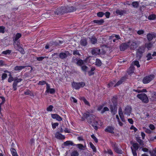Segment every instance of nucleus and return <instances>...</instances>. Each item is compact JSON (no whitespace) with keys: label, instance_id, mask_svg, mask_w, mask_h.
<instances>
[{"label":"nucleus","instance_id":"obj_1","mask_svg":"<svg viewBox=\"0 0 156 156\" xmlns=\"http://www.w3.org/2000/svg\"><path fill=\"white\" fill-rule=\"evenodd\" d=\"M83 115L87 122L92 126L95 130H97L98 129L97 125L98 124V122L96 119V116L93 114H90L89 112L85 113Z\"/></svg>","mask_w":156,"mask_h":156},{"label":"nucleus","instance_id":"obj_2","mask_svg":"<svg viewBox=\"0 0 156 156\" xmlns=\"http://www.w3.org/2000/svg\"><path fill=\"white\" fill-rule=\"evenodd\" d=\"M145 47L144 45H142L139 47L136 50V57L138 60L140 59L143 56V53L145 51Z\"/></svg>","mask_w":156,"mask_h":156},{"label":"nucleus","instance_id":"obj_3","mask_svg":"<svg viewBox=\"0 0 156 156\" xmlns=\"http://www.w3.org/2000/svg\"><path fill=\"white\" fill-rule=\"evenodd\" d=\"M110 143L112 148L116 153L119 154L122 153V150L119 147L118 144L116 142L110 141Z\"/></svg>","mask_w":156,"mask_h":156},{"label":"nucleus","instance_id":"obj_4","mask_svg":"<svg viewBox=\"0 0 156 156\" xmlns=\"http://www.w3.org/2000/svg\"><path fill=\"white\" fill-rule=\"evenodd\" d=\"M50 13L52 16H54L64 14V11L62 8V6L58 8L54 11H52Z\"/></svg>","mask_w":156,"mask_h":156},{"label":"nucleus","instance_id":"obj_5","mask_svg":"<svg viewBox=\"0 0 156 156\" xmlns=\"http://www.w3.org/2000/svg\"><path fill=\"white\" fill-rule=\"evenodd\" d=\"M137 97L142 100V101L145 103H147L149 102V100L147 95L144 93H141L138 94Z\"/></svg>","mask_w":156,"mask_h":156},{"label":"nucleus","instance_id":"obj_6","mask_svg":"<svg viewBox=\"0 0 156 156\" xmlns=\"http://www.w3.org/2000/svg\"><path fill=\"white\" fill-rule=\"evenodd\" d=\"M155 77V76L153 74L149 75L144 77L143 80V82L144 84H147L149 83Z\"/></svg>","mask_w":156,"mask_h":156},{"label":"nucleus","instance_id":"obj_7","mask_svg":"<svg viewBox=\"0 0 156 156\" xmlns=\"http://www.w3.org/2000/svg\"><path fill=\"white\" fill-rule=\"evenodd\" d=\"M64 13H66L68 12H71L75 11L76 8L73 6L69 7L68 6H62Z\"/></svg>","mask_w":156,"mask_h":156},{"label":"nucleus","instance_id":"obj_8","mask_svg":"<svg viewBox=\"0 0 156 156\" xmlns=\"http://www.w3.org/2000/svg\"><path fill=\"white\" fill-rule=\"evenodd\" d=\"M22 80V79L21 78L18 79L17 77L14 78V81L12 84L13 88L14 90L15 91L17 90L16 86L17 83L21 82Z\"/></svg>","mask_w":156,"mask_h":156},{"label":"nucleus","instance_id":"obj_9","mask_svg":"<svg viewBox=\"0 0 156 156\" xmlns=\"http://www.w3.org/2000/svg\"><path fill=\"white\" fill-rule=\"evenodd\" d=\"M130 41H129L127 43H122L120 46V49L121 51H124L129 46Z\"/></svg>","mask_w":156,"mask_h":156},{"label":"nucleus","instance_id":"obj_10","mask_svg":"<svg viewBox=\"0 0 156 156\" xmlns=\"http://www.w3.org/2000/svg\"><path fill=\"white\" fill-rule=\"evenodd\" d=\"M115 130V127L114 126H108L105 129V131L106 132H108L111 134H114L115 133L114 131Z\"/></svg>","mask_w":156,"mask_h":156},{"label":"nucleus","instance_id":"obj_11","mask_svg":"<svg viewBox=\"0 0 156 156\" xmlns=\"http://www.w3.org/2000/svg\"><path fill=\"white\" fill-rule=\"evenodd\" d=\"M63 41L59 40L56 41H51L49 44L51 46L54 45L56 46H61L63 43Z\"/></svg>","mask_w":156,"mask_h":156},{"label":"nucleus","instance_id":"obj_12","mask_svg":"<svg viewBox=\"0 0 156 156\" xmlns=\"http://www.w3.org/2000/svg\"><path fill=\"white\" fill-rule=\"evenodd\" d=\"M117 105H110V109L111 112L113 115H115L117 112Z\"/></svg>","mask_w":156,"mask_h":156},{"label":"nucleus","instance_id":"obj_13","mask_svg":"<svg viewBox=\"0 0 156 156\" xmlns=\"http://www.w3.org/2000/svg\"><path fill=\"white\" fill-rule=\"evenodd\" d=\"M130 45H129L130 49L131 50H135L138 46V44L136 41H130V43L129 44Z\"/></svg>","mask_w":156,"mask_h":156},{"label":"nucleus","instance_id":"obj_14","mask_svg":"<svg viewBox=\"0 0 156 156\" xmlns=\"http://www.w3.org/2000/svg\"><path fill=\"white\" fill-rule=\"evenodd\" d=\"M89 58V57L87 58L84 60H83L82 59L78 58L77 61L76 62V64L78 66H82L86 62V61Z\"/></svg>","mask_w":156,"mask_h":156},{"label":"nucleus","instance_id":"obj_15","mask_svg":"<svg viewBox=\"0 0 156 156\" xmlns=\"http://www.w3.org/2000/svg\"><path fill=\"white\" fill-rule=\"evenodd\" d=\"M70 55V53L68 51H65V52H61L59 54V58L62 59H63L66 58L68 55Z\"/></svg>","mask_w":156,"mask_h":156},{"label":"nucleus","instance_id":"obj_16","mask_svg":"<svg viewBox=\"0 0 156 156\" xmlns=\"http://www.w3.org/2000/svg\"><path fill=\"white\" fill-rule=\"evenodd\" d=\"M51 117L53 119H56L58 121H61L62 120V118L57 114H51Z\"/></svg>","mask_w":156,"mask_h":156},{"label":"nucleus","instance_id":"obj_17","mask_svg":"<svg viewBox=\"0 0 156 156\" xmlns=\"http://www.w3.org/2000/svg\"><path fill=\"white\" fill-rule=\"evenodd\" d=\"M147 38L148 41H151L153 38L156 37V35L154 33H148L147 35Z\"/></svg>","mask_w":156,"mask_h":156},{"label":"nucleus","instance_id":"obj_18","mask_svg":"<svg viewBox=\"0 0 156 156\" xmlns=\"http://www.w3.org/2000/svg\"><path fill=\"white\" fill-rule=\"evenodd\" d=\"M123 9V10H120L119 9H117L116 10V13L118 15H120L121 16H122L124 14L127 13V11L126 9Z\"/></svg>","mask_w":156,"mask_h":156},{"label":"nucleus","instance_id":"obj_19","mask_svg":"<svg viewBox=\"0 0 156 156\" xmlns=\"http://www.w3.org/2000/svg\"><path fill=\"white\" fill-rule=\"evenodd\" d=\"M127 79L126 76H123L115 84V86H118L120 85L124 82Z\"/></svg>","mask_w":156,"mask_h":156},{"label":"nucleus","instance_id":"obj_20","mask_svg":"<svg viewBox=\"0 0 156 156\" xmlns=\"http://www.w3.org/2000/svg\"><path fill=\"white\" fill-rule=\"evenodd\" d=\"M91 53L93 55H97L100 53V49L98 48H94L91 50Z\"/></svg>","mask_w":156,"mask_h":156},{"label":"nucleus","instance_id":"obj_21","mask_svg":"<svg viewBox=\"0 0 156 156\" xmlns=\"http://www.w3.org/2000/svg\"><path fill=\"white\" fill-rule=\"evenodd\" d=\"M132 108L130 106H127L125 107L123 112L125 114L130 115L131 111Z\"/></svg>","mask_w":156,"mask_h":156},{"label":"nucleus","instance_id":"obj_22","mask_svg":"<svg viewBox=\"0 0 156 156\" xmlns=\"http://www.w3.org/2000/svg\"><path fill=\"white\" fill-rule=\"evenodd\" d=\"M92 23L97 24L98 25H101L103 24L105 21L103 19H101L100 20H94L92 21Z\"/></svg>","mask_w":156,"mask_h":156},{"label":"nucleus","instance_id":"obj_23","mask_svg":"<svg viewBox=\"0 0 156 156\" xmlns=\"http://www.w3.org/2000/svg\"><path fill=\"white\" fill-rule=\"evenodd\" d=\"M70 145L74 146L75 144L71 141H67L64 143L62 145V148H64V146H68Z\"/></svg>","mask_w":156,"mask_h":156},{"label":"nucleus","instance_id":"obj_24","mask_svg":"<svg viewBox=\"0 0 156 156\" xmlns=\"http://www.w3.org/2000/svg\"><path fill=\"white\" fill-rule=\"evenodd\" d=\"M55 137L58 139L63 140L65 138V137L64 135H62L59 132H57L55 134Z\"/></svg>","mask_w":156,"mask_h":156},{"label":"nucleus","instance_id":"obj_25","mask_svg":"<svg viewBox=\"0 0 156 156\" xmlns=\"http://www.w3.org/2000/svg\"><path fill=\"white\" fill-rule=\"evenodd\" d=\"M80 44L82 46H86L87 44V39L86 38H82L80 41Z\"/></svg>","mask_w":156,"mask_h":156},{"label":"nucleus","instance_id":"obj_26","mask_svg":"<svg viewBox=\"0 0 156 156\" xmlns=\"http://www.w3.org/2000/svg\"><path fill=\"white\" fill-rule=\"evenodd\" d=\"M131 144L132 145L131 147V150H134L137 151L139 148L138 144L136 143H134L132 142H131Z\"/></svg>","mask_w":156,"mask_h":156},{"label":"nucleus","instance_id":"obj_27","mask_svg":"<svg viewBox=\"0 0 156 156\" xmlns=\"http://www.w3.org/2000/svg\"><path fill=\"white\" fill-rule=\"evenodd\" d=\"M135 70V68L133 64H131L127 71V72L129 74H130L134 72Z\"/></svg>","mask_w":156,"mask_h":156},{"label":"nucleus","instance_id":"obj_28","mask_svg":"<svg viewBox=\"0 0 156 156\" xmlns=\"http://www.w3.org/2000/svg\"><path fill=\"white\" fill-rule=\"evenodd\" d=\"M112 101L113 104V105H118V98L116 96H113L112 99Z\"/></svg>","mask_w":156,"mask_h":156},{"label":"nucleus","instance_id":"obj_29","mask_svg":"<svg viewBox=\"0 0 156 156\" xmlns=\"http://www.w3.org/2000/svg\"><path fill=\"white\" fill-rule=\"evenodd\" d=\"M72 87L74 88L76 90H78L80 89L78 83L73 82L72 84Z\"/></svg>","mask_w":156,"mask_h":156},{"label":"nucleus","instance_id":"obj_30","mask_svg":"<svg viewBox=\"0 0 156 156\" xmlns=\"http://www.w3.org/2000/svg\"><path fill=\"white\" fill-rule=\"evenodd\" d=\"M14 41L13 45L15 49L18 48L20 46V43L19 41L18 40H13Z\"/></svg>","mask_w":156,"mask_h":156},{"label":"nucleus","instance_id":"obj_31","mask_svg":"<svg viewBox=\"0 0 156 156\" xmlns=\"http://www.w3.org/2000/svg\"><path fill=\"white\" fill-rule=\"evenodd\" d=\"M95 69V68L94 67H93L91 68V69L90 70H89V69L88 70L87 73L89 76H91L94 74V71Z\"/></svg>","mask_w":156,"mask_h":156},{"label":"nucleus","instance_id":"obj_32","mask_svg":"<svg viewBox=\"0 0 156 156\" xmlns=\"http://www.w3.org/2000/svg\"><path fill=\"white\" fill-rule=\"evenodd\" d=\"M81 69L82 71L84 72L86 74L88 70L89 69V68L85 65H83L81 67Z\"/></svg>","mask_w":156,"mask_h":156},{"label":"nucleus","instance_id":"obj_33","mask_svg":"<svg viewBox=\"0 0 156 156\" xmlns=\"http://www.w3.org/2000/svg\"><path fill=\"white\" fill-rule=\"evenodd\" d=\"M116 83V81L115 80L111 81L108 85V87H115V85Z\"/></svg>","mask_w":156,"mask_h":156},{"label":"nucleus","instance_id":"obj_34","mask_svg":"<svg viewBox=\"0 0 156 156\" xmlns=\"http://www.w3.org/2000/svg\"><path fill=\"white\" fill-rule=\"evenodd\" d=\"M80 99L81 100L83 101L86 105H87L89 106L90 105L89 102L86 100V98L84 97H81L80 98Z\"/></svg>","mask_w":156,"mask_h":156},{"label":"nucleus","instance_id":"obj_35","mask_svg":"<svg viewBox=\"0 0 156 156\" xmlns=\"http://www.w3.org/2000/svg\"><path fill=\"white\" fill-rule=\"evenodd\" d=\"M26 66H16L14 68V70L16 71H19L25 68Z\"/></svg>","mask_w":156,"mask_h":156},{"label":"nucleus","instance_id":"obj_36","mask_svg":"<svg viewBox=\"0 0 156 156\" xmlns=\"http://www.w3.org/2000/svg\"><path fill=\"white\" fill-rule=\"evenodd\" d=\"M22 36V34L20 33H17L15 36L13 38V40H18Z\"/></svg>","mask_w":156,"mask_h":156},{"label":"nucleus","instance_id":"obj_37","mask_svg":"<svg viewBox=\"0 0 156 156\" xmlns=\"http://www.w3.org/2000/svg\"><path fill=\"white\" fill-rule=\"evenodd\" d=\"M149 152L151 156H156V147L152 151H149Z\"/></svg>","mask_w":156,"mask_h":156},{"label":"nucleus","instance_id":"obj_38","mask_svg":"<svg viewBox=\"0 0 156 156\" xmlns=\"http://www.w3.org/2000/svg\"><path fill=\"white\" fill-rule=\"evenodd\" d=\"M136 140L138 143H139L140 146H144V144L143 140L140 139L139 138L137 137L136 138Z\"/></svg>","mask_w":156,"mask_h":156},{"label":"nucleus","instance_id":"obj_39","mask_svg":"<svg viewBox=\"0 0 156 156\" xmlns=\"http://www.w3.org/2000/svg\"><path fill=\"white\" fill-rule=\"evenodd\" d=\"M16 50L19 51L21 53L23 54H24L25 53V51L24 49L20 46L16 49Z\"/></svg>","mask_w":156,"mask_h":156},{"label":"nucleus","instance_id":"obj_40","mask_svg":"<svg viewBox=\"0 0 156 156\" xmlns=\"http://www.w3.org/2000/svg\"><path fill=\"white\" fill-rule=\"evenodd\" d=\"M79 153L76 150H74L71 153V156H78Z\"/></svg>","mask_w":156,"mask_h":156},{"label":"nucleus","instance_id":"obj_41","mask_svg":"<svg viewBox=\"0 0 156 156\" xmlns=\"http://www.w3.org/2000/svg\"><path fill=\"white\" fill-rule=\"evenodd\" d=\"M97 41V38L95 37H93L91 38L90 39V42L91 43L93 44H95Z\"/></svg>","mask_w":156,"mask_h":156},{"label":"nucleus","instance_id":"obj_42","mask_svg":"<svg viewBox=\"0 0 156 156\" xmlns=\"http://www.w3.org/2000/svg\"><path fill=\"white\" fill-rule=\"evenodd\" d=\"M152 44L151 42L147 43L145 44V46L148 49H150L152 46Z\"/></svg>","mask_w":156,"mask_h":156},{"label":"nucleus","instance_id":"obj_43","mask_svg":"<svg viewBox=\"0 0 156 156\" xmlns=\"http://www.w3.org/2000/svg\"><path fill=\"white\" fill-rule=\"evenodd\" d=\"M132 5L134 8H138L139 6V3L137 2H132Z\"/></svg>","mask_w":156,"mask_h":156},{"label":"nucleus","instance_id":"obj_44","mask_svg":"<svg viewBox=\"0 0 156 156\" xmlns=\"http://www.w3.org/2000/svg\"><path fill=\"white\" fill-rule=\"evenodd\" d=\"M156 18V16L154 14H151L148 16V19L149 20H154Z\"/></svg>","mask_w":156,"mask_h":156},{"label":"nucleus","instance_id":"obj_45","mask_svg":"<svg viewBox=\"0 0 156 156\" xmlns=\"http://www.w3.org/2000/svg\"><path fill=\"white\" fill-rule=\"evenodd\" d=\"M90 147L92 149L93 151L94 152H96V147L93 145V144L91 142H90L89 143Z\"/></svg>","mask_w":156,"mask_h":156},{"label":"nucleus","instance_id":"obj_46","mask_svg":"<svg viewBox=\"0 0 156 156\" xmlns=\"http://www.w3.org/2000/svg\"><path fill=\"white\" fill-rule=\"evenodd\" d=\"M97 16L99 17H102L104 15V13L103 12H100L97 13Z\"/></svg>","mask_w":156,"mask_h":156},{"label":"nucleus","instance_id":"obj_47","mask_svg":"<svg viewBox=\"0 0 156 156\" xmlns=\"http://www.w3.org/2000/svg\"><path fill=\"white\" fill-rule=\"evenodd\" d=\"M75 146H77L79 149L80 150H83V148H84L83 145L81 144H75Z\"/></svg>","mask_w":156,"mask_h":156},{"label":"nucleus","instance_id":"obj_48","mask_svg":"<svg viewBox=\"0 0 156 156\" xmlns=\"http://www.w3.org/2000/svg\"><path fill=\"white\" fill-rule=\"evenodd\" d=\"M11 153L12 154V156L14 155H15L17 154V153L15 149H14L13 148H12L11 149Z\"/></svg>","mask_w":156,"mask_h":156},{"label":"nucleus","instance_id":"obj_49","mask_svg":"<svg viewBox=\"0 0 156 156\" xmlns=\"http://www.w3.org/2000/svg\"><path fill=\"white\" fill-rule=\"evenodd\" d=\"M133 64L135 65L138 68L140 67V65L139 63V62L138 61H133L132 62V64H133Z\"/></svg>","mask_w":156,"mask_h":156},{"label":"nucleus","instance_id":"obj_50","mask_svg":"<svg viewBox=\"0 0 156 156\" xmlns=\"http://www.w3.org/2000/svg\"><path fill=\"white\" fill-rule=\"evenodd\" d=\"M146 57L147 58V61H149L152 58L151 54L150 53H148L146 55Z\"/></svg>","mask_w":156,"mask_h":156},{"label":"nucleus","instance_id":"obj_51","mask_svg":"<svg viewBox=\"0 0 156 156\" xmlns=\"http://www.w3.org/2000/svg\"><path fill=\"white\" fill-rule=\"evenodd\" d=\"M11 52V51L9 50H7L6 51H3L2 52V54L5 55H7V54H10Z\"/></svg>","mask_w":156,"mask_h":156},{"label":"nucleus","instance_id":"obj_52","mask_svg":"<svg viewBox=\"0 0 156 156\" xmlns=\"http://www.w3.org/2000/svg\"><path fill=\"white\" fill-rule=\"evenodd\" d=\"M55 90L54 88H51L47 93H49L51 94H54L55 92Z\"/></svg>","mask_w":156,"mask_h":156},{"label":"nucleus","instance_id":"obj_53","mask_svg":"<svg viewBox=\"0 0 156 156\" xmlns=\"http://www.w3.org/2000/svg\"><path fill=\"white\" fill-rule=\"evenodd\" d=\"M96 65L98 66H100L101 65V61L100 60L97 59L96 60Z\"/></svg>","mask_w":156,"mask_h":156},{"label":"nucleus","instance_id":"obj_54","mask_svg":"<svg viewBox=\"0 0 156 156\" xmlns=\"http://www.w3.org/2000/svg\"><path fill=\"white\" fill-rule=\"evenodd\" d=\"M79 87H80V88L81 87H83L85 85V83L84 82H79Z\"/></svg>","mask_w":156,"mask_h":156},{"label":"nucleus","instance_id":"obj_55","mask_svg":"<svg viewBox=\"0 0 156 156\" xmlns=\"http://www.w3.org/2000/svg\"><path fill=\"white\" fill-rule=\"evenodd\" d=\"M52 128L53 129H55L57 126H58V122H55L54 123H53L52 122Z\"/></svg>","mask_w":156,"mask_h":156},{"label":"nucleus","instance_id":"obj_56","mask_svg":"<svg viewBox=\"0 0 156 156\" xmlns=\"http://www.w3.org/2000/svg\"><path fill=\"white\" fill-rule=\"evenodd\" d=\"M53 108V106L52 105H50L47 108L46 110L48 111L51 112L52 111Z\"/></svg>","mask_w":156,"mask_h":156},{"label":"nucleus","instance_id":"obj_57","mask_svg":"<svg viewBox=\"0 0 156 156\" xmlns=\"http://www.w3.org/2000/svg\"><path fill=\"white\" fill-rule=\"evenodd\" d=\"M47 83V82L45 81H44V80H42V81H39V82H38V84L39 85H44L45 84H46Z\"/></svg>","mask_w":156,"mask_h":156},{"label":"nucleus","instance_id":"obj_58","mask_svg":"<svg viewBox=\"0 0 156 156\" xmlns=\"http://www.w3.org/2000/svg\"><path fill=\"white\" fill-rule=\"evenodd\" d=\"M5 27L4 26H0V33H5Z\"/></svg>","mask_w":156,"mask_h":156},{"label":"nucleus","instance_id":"obj_59","mask_svg":"<svg viewBox=\"0 0 156 156\" xmlns=\"http://www.w3.org/2000/svg\"><path fill=\"white\" fill-rule=\"evenodd\" d=\"M73 54L74 55H78L79 56L80 55V54L78 50L73 51Z\"/></svg>","mask_w":156,"mask_h":156},{"label":"nucleus","instance_id":"obj_60","mask_svg":"<svg viewBox=\"0 0 156 156\" xmlns=\"http://www.w3.org/2000/svg\"><path fill=\"white\" fill-rule=\"evenodd\" d=\"M109 110V109L107 107H104L103 109L101 111V113L103 114L104 113L105 111H108Z\"/></svg>","mask_w":156,"mask_h":156},{"label":"nucleus","instance_id":"obj_61","mask_svg":"<svg viewBox=\"0 0 156 156\" xmlns=\"http://www.w3.org/2000/svg\"><path fill=\"white\" fill-rule=\"evenodd\" d=\"M144 31L143 30H139L137 32V34L139 35L143 34H144Z\"/></svg>","mask_w":156,"mask_h":156},{"label":"nucleus","instance_id":"obj_62","mask_svg":"<svg viewBox=\"0 0 156 156\" xmlns=\"http://www.w3.org/2000/svg\"><path fill=\"white\" fill-rule=\"evenodd\" d=\"M78 58H75L74 57L72 58L71 62L73 63H76V62L77 61Z\"/></svg>","mask_w":156,"mask_h":156},{"label":"nucleus","instance_id":"obj_63","mask_svg":"<svg viewBox=\"0 0 156 156\" xmlns=\"http://www.w3.org/2000/svg\"><path fill=\"white\" fill-rule=\"evenodd\" d=\"M91 137L94 139V140L96 143L98 142V139L93 134L91 135Z\"/></svg>","mask_w":156,"mask_h":156},{"label":"nucleus","instance_id":"obj_64","mask_svg":"<svg viewBox=\"0 0 156 156\" xmlns=\"http://www.w3.org/2000/svg\"><path fill=\"white\" fill-rule=\"evenodd\" d=\"M151 97L153 98V100H156V92L153 94Z\"/></svg>","mask_w":156,"mask_h":156}]
</instances>
